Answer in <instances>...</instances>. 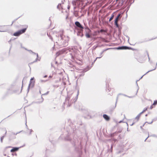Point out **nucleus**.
<instances>
[{"instance_id": "obj_59", "label": "nucleus", "mask_w": 157, "mask_h": 157, "mask_svg": "<svg viewBox=\"0 0 157 157\" xmlns=\"http://www.w3.org/2000/svg\"><path fill=\"white\" fill-rule=\"evenodd\" d=\"M157 118V117L155 118H154V119H153V120H154V121H156V120H157V119H156V118Z\"/></svg>"}, {"instance_id": "obj_20", "label": "nucleus", "mask_w": 157, "mask_h": 157, "mask_svg": "<svg viewBox=\"0 0 157 157\" xmlns=\"http://www.w3.org/2000/svg\"><path fill=\"white\" fill-rule=\"evenodd\" d=\"M85 36L87 38H90L92 37L91 35L89 34V33L87 32L86 33Z\"/></svg>"}, {"instance_id": "obj_25", "label": "nucleus", "mask_w": 157, "mask_h": 157, "mask_svg": "<svg viewBox=\"0 0 157 157\" xmlns=\"http://www.w3.org/2000/svg\"><path fill=\"white\" fill-rule=\"evenodd\" d=\"M110 48H107L105 49L104 50H103L102 52H101L100 54V56H102V54H103V52H105V51H106L107 50H108L109 49H110Z\"/></svg>"}, {"instance_id": "obj_17", "label": "nucleus", "mask_w": 157, "mask_h": 157, "mask_svg": "<svg viewBox=\"0 0 157 157\" xmlns=\"http://www.w3.org/2000/svg\"><path fill=\"white\" fill-rule=\"evenodd\" d=\"M27 29V28H23L22 29H21V30H19V31L21 33V34H22L25 33Z\"/></svg>"}, {"instance_id": "obj_54", "label": "nucleus", "mask_w": 157, "mask_h": 157, "mask_svg": "<svg viewBox=\"0 0 157 157\" xmlns=\"http://www.w3.org/2000/svg\"><path fill=\"white\" fill-rule=\"evenodd\" d=\"M77 124H79V125H82V123L81 122H79V123H77Z\"/></svg>"}, {"instance_id": "obj_41", "label": "nucleus", "mask_w": 157, "mask_h": 157, "mask_svg": "<svg viewBox=\"0 0 157 157\" xmlns=\"http://www.w3.org/2000/svg\"><path fill=\"white\" fill-rule=\"evenodd\" d=\"M20 17H19L18 18H16V19H15L14 21H13L12 22V23L11 24V25H12V24H13V23L15 22L16 20H17L19 18H20Z\"/></svg>"}, {"instance_id": "obj_11", "label": "nucleus", "mask_w": 157, "mask_h": 157, "mask_svg": "<svg viewBox=\"0 0 157 157\" xmlns=\"http://www.w3.org/2000/svg\"><path fill=\"white\" fill-rule=\"evenodd\" d=\"M83 31V30H78V31L77 33V35L78 36H81V37H82L84 35L82 33Z\"/></svg>"}, {"instance_id": "obj_3", "label": "nucleus", "mask_w": 157, "mask_h": 157, "mask_svg": "<svg viewBox=\"0 0 157 157\" xmlns=\"http://www.w3.org/2000/svg\"><path fill=\"white\" fill-rule=\"evenodd\" d=\"M132 0H127L125 2V6L127 7L126 13L129 10L132 4L134 2V0H133L132 2Z\"/></svg>"}, {"instance_id": "obj_45", "label": "nucleus", "mask_w": 157, "mask_h": 157, "mask_svg": "<svg viewBox=\"0 0 157 157\" xmlns=\"http://www.w3.org/2000/svg\"><path fill=\"white\" fill-rule=\"evenodd\" d=\"M21 131H20L19 132H17L16 133H14V132H12V134L14 135H17V134L18 133H20Z\"/></svg>"}, {"instance_id": "obj_5", "label": "nucleus", "mask_w": 157, "mask_h": 157, "mask_svg": "<svg viewBox=\"0 0 157 157\" xmlns=\"http://www.w3.org/2000/svg\"><path fill=\"white\" fill-rule=\"evenodd\" d=\"M81 142L80 141V143L79 144L78 147H75V150L77 153L79 155H80L82 153L81 149L82 146L81 145Z\"/></svg>"}, {"instance_id": "obj_16", "label": "nucleus", "mask_w": 157, "mask_h": 157, "mask_svg": "<svg viewBox=\"0 0 157 157\" xmlns=\"http://www.w3.org/2000/svg\"><path fill=\"white\" fill-rule=\"evenodd\" d=\"M118 134V133H117V131H116L114 133H111L110 134H109L110 136L111 137H113L114 136L117 135Z\"/></svg>"}, {"instance_id": "obj_6", "label": "nucleus", "mask_w": 157, "mask_h": 157, "mask_svg": "<svg viewBox=\"0 0 157 157\" xmlns=\"http://www.w3.org/2000/svg\"><path fill=\"white\" fill-rule=\"evenodd\" d=\"M70 129V128H69V130H67V135L64 138L65 140L66 141H71V138L69 137V136L71 133V131Z\"/></svg>"}, {"instance_id": "obj_44", "label": "nucleus", "mask_w": 157, "mask_h": 157, "mask_svg": "<svg viewBox=\"0 0 157 157\" xmlns=\"http://www.w3.org/2000/svg\"><path fill=\"white\" fill-rule=\"evenodd\" d=\"M49 92V91H47L45 93H44V94H42V96L47 95L48 94Z\"/></svg>"}, {"instance_id": "obj_1", "label": "nucleus", "mask_w": 157, "mask_h": 157, "mask_svg": "<svg viewBox=\"0 0 157 157\" xmlns=\"http://www.w3.org/2000/svg\"><path fill=\"white\" fill-rule=\"evenodd\" d=\"M57 37H58V42H56V43L58 45L63 47H65L68 45V41L69 38L68 36H65L62 34H59L56 36Z\"/></svg>"}, {"instance_id": "obj_57", "label": "nucleus", "mask_w": 157, "mask_h": 157, "mask_svg": "<svg viewBox=\"0 0 157 157\" xmlns=\"http://www.w3.org/2000/svg\"><path fill=\"white\" fill-rule=\"evenodd\" d=\"M119 95H124V96H127V95H125V94H118V96ZM117 97H118V96H117Z\"/></svg>"}, {"instance_id": "obj_2", "label": "nucleus", "mask_w": 157, "mask_h": 157, "mask_svg": "<svg viewBox=\"0 0 157 157\" xmlns=\"http://www.w3.org/2000/svg\"><path fill=\"white\" fill-rule=\"evenodd\" d=\"M71 95H68L66 98L65 102H64V104H67V106L68 107H70L71 105Z\"/></svg>"}, {"instance_id": "obj_40", "label": "nucleus", "mask_w": 157, "mask_h": 157, "mask_svg": "<svg viewBox=\"0 0 157 157\" xmlns=\"http://www.w3.org/2000/svg\"><path fill=\"white\" fill-rule=\"evenodd\" d=\"M122 138V135L121 134H119L118 137L117 139H121Z\"/></svg>"}, {"instance_id": "obj_49", "label": "nucleus", "mask_w": 157, "mask_h": 157, "mask_svg": "<svg viewBox=\"0 0 157 157\" xmlns=\"http://www.w3.org/2000/svg\"><path fill=\"white\" fill-rule=\"evenodd\" d=\"M102 57V56H100L99 57H97V58H96L94 60V62H95V61L97 59H99V58H101Z\"/></svg>"}, {"instance_id": "obj_14", "label": "nucleus", "mask_w": 157, "mask_h": 157, "mask_svg": "<svg viewBox=\"0 0 157 157\" xmlns=\"http://www.w3.org/2000/svg\"><path fill=\"white\" fill-rule=\"evenodd\" d=\"M34 83L35 82L34 81H32V80H30L29 85L31 87H33L34 86Z\"/></svg>"}, {"instance_id": "obj_22", "label": "nucleus", "mask_w": 157, "mask_h": 157, "mask_svg": "<svg viewBox=\"0 0 157 157\" xmlns=\"http://www.w3.org/2000/svg\"><path fill=\"white\" fill-rule=\"evenodd\" d=\"M113 49H116L117 50H123V46H119L117 48H114Z\"/></svg>"}, {"instance_id": "obj_50", "label": "nucleus", "mask_w": 157, "mask_h": 157, "mask_svg": "<svg viewBox=\"0 0 157 157\" xmlns=\"http://www.w3.org/2000/svg\"><path fill=\"white\" fill-rule=\"evenodd\" d=\"M31 87V86H28V89H27V92L28 93L29 92V88H30V87Z\"/></svg>"}, {"instance_id": "obj_10", "label": "nucleus", "mask_w": 157, "mask_h": 157, "mask_svg": "<svg viewBox=\"0 0 157 157\" xmlns=\"http://www.w3.org/2000/svg\"><path fill=\"white\" fill-rule=\"evenodd\" d=\"M21 147H23V146L20 147H13V148L10 150V152L12 153L16 152Z\"/></svg>"}, {"instance_id": "obj_38", "label": "nucleus", "mask_w": 157, "mask_h": 157, "mask_svg": "<svg viewBox=\"0 0 157 157\" xmlns=\"http://www.w3.org/2000/svg\"><path fill=\"white\" fill-rule=\"evenodd\" d=\"M154 120H152V121L151 122H146L145 123V124H146V123H147L149 124H151L154 121Z\"/></svg>"}, {"instance_id": "obj_33", "label": "nucleus", "mask_w": 157, "mask_h": 157, "mask_svg": "<svg viewBox=\"0 0 157 157\" xmlns=\"http://www.w3.org/2000/svg\"><path fill=\"white\" fill-rule=\"evenodd\" d=\"M40 59H38V58H36V59L33 62L31 63V64L33 63H35V62H37L38 60L40 61Z\"/></svg>"}, {"instance_id": "obj_35", "label": "nucleus", "mask_w": 157, "mask_h": 157, "mask_svg": "<svg viewBox=\"0 0 157 157\" xmlns=\"http://www.w3.org/2000/svg\"><path fill=\"white\" fill-rule=\"evenodd\" d=\"M157 104V100L154 101L153 105H155Z\"/></svg>"}, {"instance_id": "obj_9", "label": "nucleus", "mask_w": 157, "mask_h": 157, "mask_svg": "<svg viewBox=\"0 0 157 157\" xmlns=\"http://www.w3.org/2000/svg\"><path fill=\"white\" fill-rule=\"evenodd\" d=\"M79 91L78 90V94H77L76 96L75 97V98H73L71 97V104L74 102H75L77 100L78 98V94Z\"/></svg>"}, {"instance_id": "obj_39", "label": "nucleus", "mask_w": 157, "mask_h": 157, "mask_svg": "<svg viewBox=\"0 0 157 157\" xmlns=\"http://www.w3.org/2000/svg\"><path fill=\"white\" fill-rule=\"evenodd\" d=\"M25 49L28 51L29 52L32 54L33 53V52L31 50H28V49H27V48H25Z\"/></svg>"}, {"instance_id": "obj_43", "label": "nucleus", "mask_w": 157, "mask_h": 157, "mask_svg": "<svg viewBox=\"0 0 157 157\" xmlns=\"http://www.w3.org/2000/svg\"><path fill=\"white\" fill-rule=\"evenodd\" d=\"M98 46H94L93 47V49L94 50H95L96 49V48L98 47Z\"/></svg>"}, {"instance_id": "obj_23", "label": "nucleus", "mask_w": 157, "mask_h": 157, "mask_svg": "<svg viewBox=\"0 0 157 157\" xmlns=\"http://www.w3.org/2000/svg\"><path fill=\"white\" fill-rule=\"evenodd\" d=\"M156 67H155L154 68V69H152V70H149V71H147L146 73L145 74H144V75H143V76H142V77H141L140 78V79H141V78H142V77H143V76H144V75H146V74H147L148 73V72H150V71H153V70H155L156 69Z\"/></svg>"}, {"instance_id": "obj_47", "label": "nucleus", "mask_w": 157, "mask_h": 157, "mask_svg": "<svg viewBox=\"0 0 157 157\" xmlns=\"http://www.w3.org/2000/svg\"><path fill=\"white\" fill-rule=\"evenodd\" d=\"M112 140L114 141V142H116V141H117L118 140L117 139H115V138H113Z\"/></svg>"}, {"instance_id": "obj_32", "label": "nucleus", "mask_w": 157, "mask_h": 157, "mask_svg": "<svg viewBox=\"0 0 157 157\" xmlns=\"http://www.w3.org/2000/svg\"><path fill=\"white\" fill-rule=\"evenodd\" d=\"M47 35L48 36V37H49L50 39H51V40L52 41L53 40V38L52 37V36L50 35V34H48V33H47Z\"/></svg>"}, {"instance_id": "obj_13", "label": "nucleus", "mask_w": 157, "mask_h": 157, "mask_svg": "<svg viewBox=\"0 0 157 157\" xmlns=\"http://www.w3.org/2000/svg\"><path fill=\"white\" fill-rule=\"evenodd\" d=\"M103 118L106 121H109L110 119L109 117L107 115L104 114L103 115Z\"/></svg>"}, {"instance_id": "obj_64", "label": "nucleus", "mask_w": 157, "mask_h": 157, "mask_svg": "<svg viewBox=\"0 0 157 157\" xmlns=\"http://www.w3.org/2000/svg\"><path fill=\"white\" fill-rule=\"evenodd\" d=\"M70 6H68V7H67L68 9L69 10L70 9Z\"/></svg>"}, {"instance_id": "obj_8", "label": "nucleus", "mask_w": 157, "mask_h": 157, "mask_svg": "<svg viewBox=\"0 0 157 157\" xmlns=\"http://www.w3.org/2000/svg\"><path fill=\"white\" fill-rule=\"evenodd\" d=\"M117 100H118V97H117V98L116 99V104H115V106L113 107H112L109 108V113L112 114V113L113 110H114L115 108L116 107V104H117Z\"/></svg>"}, {"instance_id": "obj_34", "label": "nucleus", "mask_w": 157, "mask_h": 157, "mask_svg": "<svg viewBox=\"0 0 157 157\" xmlns=\"http://www.w3.org/2000/svg\"><path fill=\"white\" fill-rule=\"evenodd\" d=\"M60 7H61V3H59L58 4V5L57 6V8L58 9H60Z\"/></svg>"}, {"instance_id": "obj_37", "label": "nucleus", "mask_w": 157, "mask_h": 157, "mask_svg": "<svg viewBox=\"0 0 157 157\" xmlns=\"http://www.w3.org/2000/svg\"><path fill=\"white\" fill-rule=\"evenodd\" d=\"M138 81V80H137L136 82V84L137 85V91H136V93H137L138 92V90H139V87L138 86V84H137V82Z\"/></svg>"}, {"instance_id": "obj_30", "label": "nucleus", "mask_w": 157, "mask_h": 157, "mask_svg": "<svg viewBox=\"0 0 157 157\" xmlns=\"http://www.w3.org/2000/svg\"><path fill=\"white\" fill-rule=\"evenodd\" d=\"M117 130H118L117 131V133H118L121 132L122 130V128H120L118 129Z\"/></svg>"}, {"instance_id": "obj_61", "label": "nucleus", "mask_w": 157, "mask_h": 157, "mask_svg": "<svg viewBox=\"0 0 157 157\" xmlns=\"http://www.w3.org/2000/svg\"><path fill=\"white\" fill-rule=\"evenodd\" d=\"M143 113H144V112H143V111H142L139 114L140 116H141V114H142Z\"/></svg>"}, {"instance_id": "obj_27", "label": "nucleus", "mask_w": 157, "mask_h": 157, "mask_svg": "<svg viewBox=\"0 0 157 157\" xmlns=\"http://www.w3.org/2000/svg\"><path fill=\"white\" fill-rule=\"evenodd\" d=\"M140 116L139 114H138L135 117V119L137 120L136 121H139Z\"/></svg>"}, {"instance_id": "obj_42", "label": "nucleus", "mask_w": 157, "mask_h": 157, "mask_svg": "<svg viewBox=\"0 0 157 157\" xmlns=\"http://www.w3.org/2000/svg\"><path fill=\"white\" fill-rule=\"evenodd\" d=\"M65 104H63V105L62 106V111H63V110H64V109H65V107H64V106H65Z\"/></svg>"}, {"instance_id": "obj_62", "label": "nucleus", "mask_w": 157, "mask_h": 157, "mask_svg": "<svg viewBox=\"0 0 157 157\" xmlns=\"http://www.w3.org/2000/svg\"><path fill=\"white\" fill-rule=\"evenodd\" d=\"M6 30H0V32H6Z\"/></svg>"}, {"instance_id": "obj_58", "label": "nucleus", "mask_w": 157, "mask_h": 157, "mask_svg": "<svg viewBox=\"0 0 157 157\" xmlns=\"http://www.w3.org/2000/svg\"><path fill=\"white\" fill-rule=\"evenodd\" d=\"M76 128H74L73 129V132H74L76 130Z\"/></svg>"}, {"instance_id": "obj_7", "label": "nucleus", "mask_w": 157, "mask_h": 157, "mask_svg": "<svg viewBox=\"0 0 157 157\" xmlns=\"http://www.w3.org/2000/svg\"><path fill=\"white\" fill-rule=\"evenodd\" d=\"M68 50L66 48H63L61 51H59V52H57L56 54L57 56H58L60 54L66 52Z\"/></svg>"}, {"instance_id": "obj_53", "label": "nucleus", "mask_w": 157, "mask_h": 157, "mask_svg": "<svg viewBox=\"0 0 157 157\" xmlns=\"http://www.w3.org/2000/svg\"><path fill=\"white\" fill-rule=\"evenodd\" d=\"M48 81V80H40V82H46V81Z\"/></svg>"}, {"instance_id": "obj_28", "label": "nucleus", "mask_w": 157, "mask_h": 157, "mask_svg": "<svg viewBox=\"0 0 157 157\" xmlns=\"http://www.w3.org/2000/svg\"><path fill=\"white\" fill-rule=\"evenodd\" d=\"M118 34L120 35L121 33V30L122 29V28L121 27H120L119 28H118Z\"/></svg>"}, {"instance_id": "obj_18", "label": "nucleus", "mask_w": 157, "mask_h": 157, "mask_svg": "<svg viewBox=\"0 0 157 157\" xmlns=\"http://www.w3.org/2000/svg\"><path fill=\"white\" fill-rule=\"evenodd\" d=\"M121 149L120 150H119L118 149H117L116 151V153L117 154H119L123 152V149H122L121 147Z\"/></svg>"}, {"instance_id": "obj_29", "label": "nucleus", "mask_w": 157, "mask_h": 157, "mask_svg": "<svg viewBox=\"0 0 157 157\" xmlns=\"http://www.w3.org/2000/svg\"><path fill=\"white\" fill-rule=\"evenodd\" d=\"M157 38V37H155V38H151V39H149L148 40H144V41L143 42H147V41H151V40H153L154 39H155L156 38Z\"/></svg>"}, {"instance_id": "obj_24", "label": "nucleus", "mask_w": 157, "mask_h": 157, "mask_svg": "<svg viewBox=\"0 0 157 157\" xmlns=\"http://www.w3.org/2000/svg\"><path fill=\"white\" fill-rule=\"evenodd\" d=\"M120 14H118V15L115 18V19L114 22H116V21L117 22V21L119 19V16H120Z\"/></svg>"}, {"instance_id": "obj_63", "label": "nucleus", "mask_w": 157, "mask_h": 157, "mask_svg": "<svg viewBox=\"0 0 157 157\" xmlns=\"http://www.w3.org/2000/svg\"><path fill=\"white\" fill-rule=\"evenodd\" d=\"M32 54H33V55H36V54L37 53H35V52H33V53H32Z\"/></svg>"}, {"instance_id": "obj_4", "label": "nucleus", "mask_w": 157, "mask_h": 157, "mask_svg": "<svg viewBox=\"0 0 157 157\" xmlns=\"http://www.w3.org/2000/svg\"><path fill=\"white\" fill-rule=\"evenodd\" d=\"M75 27L79 29V30H83L84 27L78 21H76L75 22Z\"/></svg>"}, {"instance_id": "obj_26", "label": "nucleus", "mask_w": 157, "mask_h": 157, "mask_svg": "<svg viewBox=\"0 0 157 157\" xmlns=\"http://www.w3.org/2000/svg\"><path fill=\"white\" fill-rule=\"evenodd\" d=\"M114 15L113 13L112 14L110 17V18L109 20V22H110L113 19V18L114 17Z\"/></svg>"}, {"instance_id": "obj_36", "label": "nucleus", "mask_w": 157, "mask_h": 157, "mask_svg": "<svg viewBox=\"0 0 157 157\" xmlns=\"http://www.w3.org/2000/svg\"><path fill=\"white\" fill-rule=\"evenodd\" d=\"M4 136H3L1 137L0 140H1V143H2L3 142V139H4Z\"/></svg>"}, {"instance_id": "obj_31", "label": "nucleus", "mask_w": 157, "mask_h": 157, "mask_svg": "<svg viewBox=\"0 0 157 157\" xmlns=\"http://www.w3.org/2000/svg\"><path fill=\"white\" fill-rule=\"evenodd\" d=\"M114 25H115L116 27L117 28L120 27L118 25L117 22H114Z\"/></svg>"}, {"instance_id": "obj_15", "label": "nucleus", "mask_w": 157, "mask_h": 157, "mask_svg": "<svg viewBox=\"0 0 157 157\" xmlns=\"http://www.w3.org/2000/svg\"><path fill=\"white\" fill-rule=\"evenodd\" d=\"M134 49L132 48L127 46H123V50H133Z\"/></svg>"}, {"instance_id": "obj_55", "label": "nucleus", "mask_w": 157, "mask_h": 157, "mask_svg": "<svg viewBox=\"0 0 157 157\" xmlns=\"http://www.w3.org/2000/svg\"><path fill=\"white\" fill-rule=\"evenodd\" d=\"M140 63H143L144 62V61L143 60H142V61H141V60H138V61Z\"/></svg>"}, {"instance_id": "obj_48", "label": "nucleus", "mask_w": 157, "mask_h": 157, "mask_svg": "<svg viewBox=\"0 0 157 157\" xmlns=\"http://www.w3.org/2000/svg\"><path fill=\"white\" fill-rule=\"evenodd\" d=\"M84 75V73H82L80 74L79 75V77H82V76H83Z\"/></svg>"}, {"instance_id": "obj_21", "label": "nucleus", "mask_w": 157, "mask_h": 157, "mask_svg": "<svg viewBox=\"0 0 157 157\" xmlns=\"http://www.w3.org/2000/svg\"><path fill=\"white\" fill-rule=\"evenodd\" d=\"M113 144H111L110 148H108V151L109 152H112L113 150Z\"/></svg>"}, {"instance_id": "obj_46", "label": "nucleus", "mask_w": 157, "mask_h": 157, "mask_svg": "<svg viewBox=\"0 0 157 157\" xmlns=\"http://www.w3.org/2000/svg\"><path fill=\"white\" fill-rule=\"evenodd\" d=\"M147 108L146 107L144 109V110H143V112L144 113L147 110Z\"/></svg>"}, {"instance_id": "obj_12", "label": "nucleus", "mask_w": 157, "mask_h": 157, "mask_svg": "<svg viewBox=\"0 0 157 157\" xmlns=\"http://www.w3.org/2000/svg\"><path fill=\"white\" fill-rule=\"evenodd\" d=\"M78 2V0H73L72 1V4L74 6H76L77 5H78L79 4Z\"/></svg>"}, {"instance_id": "obj_19", "label": "nucleus", "mask_w": 157, "mask_h": 157, "mask_svg": "<svg viewBox=\"0 0 157 157\" xmlns=\"http://www.w3.org/2000/svg\"><path fill=\"white\" fill-rule=\"evenodd\" d=\"M20 35H21L19 30L18 31H17L14 33L13 34V35L16 36H19Z\"/></svg>"}, {"instance_id": "obj_60", "label": "nucleus", "mask_w": 157, "mask_h": 157, "mask_svg": "<svg viewBox=\"0 0 157 157\" xmlns=\"http://www.w3.org/2000/svg\"><path fill=\"white\" fill-rule=\"evenodd\" d=\"M148 134L149 135V133H148ZM149 136L148 135L147 137L145 139V140H144V141L145 142L146 140L149 137Z\"/></svg>"}, {"instance_id": "obj_56", "label": "nucleus", "mask_w": 157, "mask_h": 157, "mask_svg": "<svg viewBox=\"0 0 157 157\" xmlns=\"http://www.w3.org/2000/svg\"><path fill=\"white\" fill-rule=\"evenodd\" d=\"M33 131V130L32 129H30V133L29 135H31V132Z\"/></svg>"}, {"instance_id": "obj_52", "label": "nucleus", "mask_w": 157, "mask_h": 157, "mask_svg": "<svg viewBox=\"0 0 157 157\" xmlns=\"http://www.w3.org/2000/svg\"><path fill=\"white\" fill-rule=\"evenodd\" d=\"M145 124V123H144V124L142 126H140V128L141 129H143V127H144V125Z\"/></svg>"}, {"instance_id": "obj_51", "label": "nucleus", "mask_w": 157, "mask_h": 157, "mask_svg": "<svg viewBox=\"0 0 157 157\" xmlns=\"http://www.w3.org/2000/svg\"><path fill=\"white\" fill-rule=\"evenodd\" d=\"M146 52V53H147V54L148 58L149 61H150V58L149 57L148 53V52L147 51Z\"/></svg>"}]
</instances>
